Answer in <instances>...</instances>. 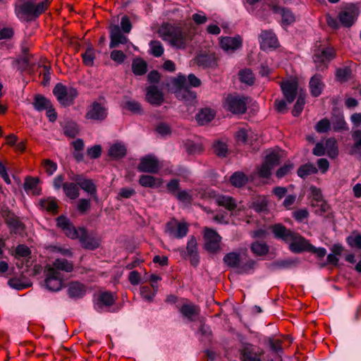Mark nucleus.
I'll list each match as a JSON object with an SVG mask.
<instances>
[{"label": "nucleus", "mask_w": 361, "mask_h": 361, "mask_svg": "<svg viewBox=\"0 0 361 361\" xmlns=\"http://www.w3.org/2000/svg\"><path fill=\"white\" fill-rule=\"evenodd\" d=\"M260 47L263 50L276 48L279 45L278 39L276 35L270 30L262 31L260 35Z\"/></svg>", "instance_id": "18"}, {"label": "nucleus", "mask_w": 361, "mask_h": 361, "mask_svg": "<svg viewBox=\"0 0 361 361\" xmlns=\"http://www.w3.org/2000/svg\"><path fill=\"white\" fill-rule=\"evenodd\" d=\"M214 116L215 114L212 109L205 108L201 109V111L196 114L195 119L198 124L203 126L212 121Z\"/></svg>", "instance_id": "34"}, {"label": "nucleus", "mask_w": 361, "mask_h": 361, "mask_svg": "<svg viewBox=\"0 0 361 361\" xmlns=\"http://www.w3.org/2000/svg\"><path fill=\"white\" fill-rule=\"evenodd\" d=\"M195 63L202 68H213L217 66V60L214 54H200L195 58Z\"/></svg>", "instance_id": "21"}, {"label": "nucleus", "mask_w": 361, "mask_h": 361, "mask_svg": "<svg viewBox=\"0 0 361 361\" xmlns=\"http://www.w3.org/2000/svg\"><path fill=\"white\" fill-rule=\"evenodd\" d=\"M176 97L179 100L185 102L187 104H192L196 102L197 94L188 87L178 90Z\"/></svg>", "instance_id": "31"}, {"label": "nucleus", "mask_w": 361, "mask_h": 361, "mask_svg": "<svg viewBox=\"0 0 361 361\" xmlns=\"http://www.w3.org/2000/svg\"><path fill=\"white\" fill-rule=\"evenodd\" d=\"M248 181L247 176L241 171H236L233 173L230 177L231 183L236 187L240 188L246 185Z\"/></svg>", "instance_id": "44"}, {"label": "nucleus", "mask_w": 361, "mask_h": 361, "mask_svg": "<svg viewBox=\"0 0 361 361\" xmlns=\"http://www.w3.org/2000/svg\"><path fill=\"white\" fill-rule=\"evenodd\" d=\"M179 312L182 316L187 318L190 322L195 321V317H197L200 312L199 306L192 303L183 304L180 308Z\"/></svg>", "instance_id": "26"}, {"label": "nucleus", "mask_w": 361, "mask_h": 361, "mask_svg": "<svg viewBox=\"0 0 361 361\" xmlns=\"http://www.w3.org/2000/svg\"><path fill=\"white\" fill-rule=\"evenodd\" d=\"M264 162L273 169L279 164L280 156L278 153L272 152L265 157Z\"/></svg>", "instance_id": "59"}, {"label": "nucleus", "mask_w": 361, "mask_h": 361, "mask_svg": "<svg viewBox=\"0 0 361 361\" xmlns=\"http://www.w3.org/2000/svg\"><path fill=\"white\" fill-rule=\"evenodd\" d=\"M239 79L241 82L247 85H252L255 83V78L252 71L249 68H245L239 71Z\"/></svg>", "instance_id": "46"}, {"label": "nucleus", "mask_w": 361, "mask_h": 361, "mask_svg": "<svg viewBox=\"0 0 361 361\" xmlns=\"http://www.w3.org/2000/svg\"><path fill=\"white\" fill-rule=\"evenodd\" d=\"M149 46L150 48L149 53L154 57H160L163 55L164 49L161 42L152 40L149 43Z\"/></svg>", "instance_id": "51"}, {"label": "nucleus", "mask_w": 361, "mask_h": 361, "mask_svg": "<svg viewBox=\"0 0 361 361\" xmlns=\"http://www.w3.org/2000/svg\"><path fill=\"white\" fill-rule=\"evenodd\" d=\"M305 104V95L302 94H300L298 96L295 104H294L293 109L292 110V114L295 117L299 116L303 109Z\"/></svg>", "instance_id": "52"}, {"label": "nucleus", "mask_w": 361, "mask_h": 361, "mask_svg": "<svg viewBox=\"0 0 361 361\" xmlns=\"http://www.w3.org/2000/svg\"><path fill=\"white\" fill-rule=\"evenodd\" d=\"M247 97L228 95L224 108L233 114H243L247 111Z\"/></svg>", "instance_id": "7"}, {"label": "nucleus", "mask_w": 361, "mask_h": 361, "mask_svg": "<svg viewBox=\"0 0 361 361\" xmlns=\"http://www.w3.org/2000/svg\"><path fill=\"white\" fill-rule=\"evenodd\" d=\"M91 208V202L90 199H79L77 204V210L82 214H86Z\"/></svg>", "instance_id": "62"}, {"label": "nucleus", "mask_w": 361, "mask_h": 361, "mask_svg": "<svg viewBox=\"0 0 361 361\" xmlns=\"http://www.w3.org/2000/svg\"><path fill=\"white\" fill-rule=\"evenodd\" d=\"M116 301L114 294L110 291H104L99 294L97 305L99 307L102 306L110 307Z\"/></svg>", "instance_id": "35"}, {"label": "nucleus", "mask_w": 361, "mask_h": 361, "mask_svg": "<svg viewBox=\"0 0 361 361\" xmlns=\"http://www.w3.org/2000/svg\"><path fill=\"white\" fill-rule=\"evenodd\" d=\"M110 58L117 64H122L126 59V55L121 50L114 49L110 53Z\"/></svg>", "instance_id": "63"}, {"label": "nucleus", "mask_w": 361, "mask_h": 361, "mask_svg": "<svg viewBox=\"0 0 361 361\" xmlns=\"http://www.w3.org/2000/svg\"><path fill=\"white\" fill-rule=\"evenodd\" d=\"M127 148L126 145L121 142H116L111 145L108 151V155L114 160L121 159L126 157Z\"/></svg>", "instance_id": "27"}, {"label": "nucleus", "mask_w": 361, "mask_h": 361, "mask_svg": "<svg viewBox=\"0 0 361 361\" xmlns=\"http://www.w3.org/2000/svg\"><path fill=\"white\" fill-rule=\"evenodd\" d=\"M310 195L312 200L310 204L312 207H316L318 203H320V209H317L314 211V214L319 216H322L330 209V205L326 200H324V197L322 190L314 185L310 187Z\"/></svg>", "instance_id": "8"}, {"label": "nucleus", "mask_w": 361, "mask_h": 361, "mask_svg": "<svg viewBox=\"0 0 361 361\" xmlns=\"http://www.w3.org/2000/svg\"><path fill=\"white\" fill-rule=\"evenodd\" d=\"M314 128L319 133H327L331 128V123L328 118H322L317 123Z\"/></svg>", "instance_id": "60"}, {"label": "nucleus", "mask_w": 361, "mask_h": 361, "mask_svg": "<svg viewBox=\"0 0 361 361\" xmlns=\"http://www.w3.org/2000/svg\"><path fill=\"white\" fill-rule=\"evenodd\" d=\"M188 233V225L186 222H179L175 232V238L180 239L187 235Z\"/></svg>", "instance_id": "58"}, {"label": "nucleus", "mask_w": 361, "mask_h": 361, "mask_svg": "<svg viewBox=\"0 0 361 361\" xmlns=\"http://www.w3.org/2000/svg\"><path fill=\"white\" fill-rule=\"evenodd\" d=\"M346 242L350 247L361 249V234L347 237Z\"/></svg>", "instance_id": "64"}, {"label": "nucleus", "mask_w": 361, "mask_h": 361, "mask_svg": "<svg viewBox=\"0 0 361 361\" xmlns=\"http://www.w3.org/2000/svg\"><path fill=\"white\" fill-rule=\"evenodd\" d=\"M56 226L61 228L65 235L72 239H78L83 248L94 250L99 247L100 240L92 234H89L85 227L76 228L71 221L64 215H60L56 219Z\"/></svg>", "instance_id": "1"}, {"label": "nucleus", "mask_w": 361, "mask_h": 361, "mask_svg": "<svg viewBox=\"0 0 361 361\" xmlns=\"http://www.w3.org/2000/svg\"><path fill=\"white\" fill-rule=\"evenodd\" d=\"M45 276L44 285L49 290L57 292L61 289L63 277L60 271L54 268H47Z\"/></svg>", "instance_id": "9"}, {"label": "nucleus", "mask_w": 361, "mask_h": 361, "mask_svg": "<svg viewBox=\"0 0 361 361\" xmlns=\"http://www.w3.org/2000/svg\"><path fill=\"white\" fill-rule=\"evenodd\" d=\"M183 145L186 152L190 154H196L202 150V145L192 140H187L184 142Z\"/></svg>", "instance_id": "53"}, {"label": "nucleus", "mask_w": 361, "mask_h": 361, "mask_svg": "<svg viewBox=\"0 0 361 361\" xmlns=\"http://www.w3.org/2000/svg\"><path fill=\"white\" fill-rule=\"evenodd\" d=\"M123 107L133 114H142L143 113L141 104L135 100L126 101Z\"/></svg>", "instance_id": "54"}, {"label": "nucleus", "mask_w": 361, "mask_h": 361, "mask_svg": "<svg viewBox=\"0 0 361 361\" xmlns=\"http://www.w3.org/2000/svg\"><path fill=\"white\" fill-rule=\"evenodd\" d=\"M67 293L71 298H82L86 293V288L78 281H72L68 285Z\"/></svg>", "instance_id": "25"}, {"label": "nucleus", "mask_w": 361, "mask_h": 361, "mask_svg": "<svg viewBox=\"0 0 361 361\" xmlns=\"http://www.w3.org/2000/svg\"><path fill=\"white\" fill-rule=\"evenodd\" d=\"M132 71L135 75H143L147 73V64L142 59H135L132 63Z\"/></svg>", "instance_id": "43"}, {"label": "nucleus", "mask_w": 361, "mask_h": 361, "mask_svg": "<svg viewBox=\"0 0 361 361\" xmlns=\"http://www.w3.org/2000/svg\"><path fill=\"white\" fill-rule=\"evenodd\" d=\"M271 10L274 13L281 15V26L283 27H286L295 23V16L290 8L274 5Z\"/></svg>", "instance_id": "16"}, {"label": "nucleus", "mask_w": 361, "mask_h": 361, "mask_svg": "<svg viewBox=\"0 0 361 361\" xmlns=\"http://www.w3.org/2000/svg\"><path fill=\"white\" fill-rule=\"evenodd\" d=\"M330 250L331 252L327 255L326 263L323 264L322 265V267L326 264L337 267L339 261L338 256H341L342 255L345 250V247L340 243H336L330 247Z\"/></svg>", "instance_id": "23"}, {"label": "nucleus", "mask_w": 361, "mask_h": 361, "mask_svg": "<svg viewBox=\"0 0 361 361\" xmlns=\"http://www.w3.org/2000/svg\"><path fill=\"white\" fill-rule=\"evenodd\" d=\"M335 56V50L327 47L316 52L313 56V61L316 64H326L334 59Z\"/></svg>", "instance_id": "22"}, {"label": "nucleus", "mask_w": 361, "mask_h": 361, "mask_svg": "<svg viewBox=\"0 0 361 361\" xmlns=\"http://www.w3.org/2000/svg\"><path fill=\"white\" fill-rule=\"evenodd\" d=\"M63 191L66 196L71 200H75L80 195V189L76 182H65Z\"/></svg>", "instance_id": "33"}, {"label": "nucleus", "mask_w": 361, "mask_h": 361, "mask_svg": "<svg viewBox=\"0 0 361 361\" xmlns=\"http://www.w3.org/2000/svg\"><path fill=\"white\" fill-rule=\"evenodd\" d=\"M251 252L256 256L262 257L269 253V246L266 243L255 241L250 245Z\"/></svg>", "instance_id": "37"}, {"label": "nucleus", "mask_w": 361, "mask_h": 361, "mask_svg": "<svg viewBox=\"0 0 361 361\" xmlns=\"http://www.w3.org/2000/svg\"><path fill=\"white\" fill-rule=\"evenodd\" d=\"M271 231L276 239L282 240L287 243L292 241L289 245V249L294 253L309 252L311 243L298 233L288 229L281 224H276L271 226Z\"/></svg>", "instance_id": "3"}, {"label": "nucleus", "mask_w": 361, "mask_h": 361, "mask_svg": "<svg viewBox=\"0 0 361 361\" xmlns=\"http://www.w3.org/2000/svg\"><path fill=\"white\" fill-rule=\"evenodd\" d=\"M157 34L163 41L176 49H185L193 38V34L190 30L167 22L161 24L157 30Z\"/></svg>", "instance_id": "2"}, {"label": "nucleus", "mask_w": 361, "mask_h": 361, "mask_svg": "<svg viewBox=\"0 0 361 361\" xmlns=\"http://www.w3.org/2000/svg\"><path fill=\"white\" fill-rule=\"evenodd\" d=\"M50 1L44 0L37 4H33L30 1H25L22 4L16 7L15 13L18 17H20L21 15L36 19L47 10Z\"/></svg>", "instance_id": "4"}, {"label": "nucleus", "mask_w": 361, "mask_h": 361, "mask_svg": "<svg viewBox=\"0 0 361 361\" xmlns=\"http://www.w3.org/2000/svg\"><path fill=\"white\" fill-rule=\"evenodd\" d=\"M324 87L325 84L323 82V77L321 74L316 73L311 77L309 82V89L310 92L313 97H319Z\"/></svg>", "instance_id": "17"}, {"label": "nucleus", "mask_w": 361, "mask_h": 361, "mask_svg": "<svg viewBox=\"0 0 361 361\" xmlns=\"http://www.w3.org/2000/svg\"><path fill=\"white\" fill-rule=\"evenodd\" d=\"M31 255V250L25 244H20L16 246L14 257L17 259L20 257H28Z\"/></svg>", "instance_id": "56"}, {"label": "nucleus", "mask_w": 361, "mask_h": 361, "mask_svg": "<svg viewBox=\"0 0 361 361\" xmlns=\"http://www.w3.org/2000/svg\"><path fill=\"white\" fill-rule=\"evenodd\" d=\"M318 169L312 163H307L301 165L297 171L298 176L301 178H306L307 176L316 174Z\"/></svg>", "instance_id": "36"}, {"label": "nucleus", "mask_w": 361, "mask_h": 361, "mask_svg": "<svg viewBox=\"0 0 361 361\" xmlns=\"http://www.w3.org/2000/svg\"><path fill=\"white\" fill-rule=\"evenodd\" d=\"M250 207L256 212L260 213L268 210V199L264 195L253 197Z\"/></svg>", "instance_id": "32"}, {"label": "nucleus", "mask_w": 361, "mask_h": 361, "mask_svg": "<svg viewBox=\"0 0 361 361\" xmlns=\"http://www.w3.org/2000/svg\"><path fill=\"white\" fill-rule=\"evenodd\" d=\"M30 55H25L17 58L13 63L18 64V68L21 72L26 71L30 65Z\"/></svg>", "instance_id": "61"}, {"label": "nucleus", "mask_w": 361, "mask_h": 361, "mask_svg": "<svg viewBox=\"0 0 361 361\" xmlns=\"http://www.w3.org/2000/svg\"><path fill=\"white\" fill-rule=\"evenodd\" d=\"M354 144L350 149V154H354L361 150V130H353L351 133Z\"/></svg>", "instance_id": "50"}, {"label": "nucleus", "mask_w": 361, "mask_h": 361, "mask_svg": "<svg viewBox=\"0 0 361 361\" xmlns=\"http://www.w3.org/2000/svg\"><path fill=\"white\" fill-rule=\"evenodd\" d=\"M67 87L62 83H57L53 89V94L56 97L59 102L65 106V102L67 101Z\"/></svg>", "instance_id": "42"}, {"label": "nucleus", "mask_w": 361, "mask_h": 361, "mask_svg": "<svg viewBox=\"0 0 361 361\" xmlns=\"http://www.w3.org/2000/svg\"><path fill=\"white\" fill-rule=\"evenodd\" d=\"M216 204L224 207L230 212L234 211L237 207V201L235 198L229 195H219L215 197Z\"/></svg>", "instance_id": "28"}, {"label": "nucleus", "mask_w": 361, "mask_h": 361, "mask_svg": "<svg viewBox=\"0 0 361 361\" xmlns=\"http://www.w3.org/2000/svg\"><path fill=\"white\" fill-rule=\"evenodd\" d=\"M110 43L109 48L118 47L120 44H126L130 42L128 37L124 35L118 25H111L109 27Z\"/></svg>", "instance_id": "12"}, {"label": "nucleus", "mask_w": 361, "mask_h": 361, "mask_svg": "<svg viewBox=\"0 0 361 361\" xmlns=\"http://www.w3.org/2000/svg\"><path fill=\"white\" fill-rule=\"evenodd\" d=\"M145 97L147 102L154 106H161L164 101V93L155 85L147 87Z\"/></svg>", "instance_id": "15"}, {"label": "nucleus", "mask_w": 361, "mask_h": 361, "mask_svg": "<svg viewBox=\"0 0 361 361\" xmlns=\"http://www.w3.org/2000/svg\"><path fill=\"white\" fill-rule=\"evenodd\" d=\"M223 261L228 267L238 269L240 264V254L236 252H228L224 255Z\"/></svg>", "instance_id": "39"}, {"label": "nucleus", "mask_w": 361, "mask_h": 361, "mask_svg": "<svg viewBox=\"0 0 361 361\" xmlns=\"http://www.w3.org/2000/svg\"><path fill=\"white\" fill-rule=\"evenodd\" d=\"M352 75V70L348 66L338 68L336 70V80L344 82L348 81Z\"/></svg>", "instance_id": "48"}, {"label": "nucleus", "mask_w": 361, "mask_h": 361, "mask_svg": "<svg viewBox=\"0 0 361 361\" xmlns=\"http://www.w3.org/2000/svg\"><path fill=\"white\" fill-rule=\"evenodd\" d=\"M32 105L36 111H42L48 109V107L51 105V102L44 96L42 94H36L34 97Z\"/></svg>", "instance_id": "38"}, {"label": "nucleus", "mask_w": 361, "mask_h": 361, "mask_svg": "<svg viewBox=\"0 0 361 361\" xmlns=\"http://www.w3.org/2000/svg\"><path fill=\"white\" fill-rule=\"evenodd\" d=\"M187 255L190 257V264L193 267H197L200 263V256L197 252V243L196 238L191 235L187 243Z\"/></svg>", "instance_id": "20"}, {"label": "nucleus", "mask_w": 361, "mask_h": 361, "mask_svg": "<svg viewBox=\"0 0 361 361\" xmlns=\"http://www.w3.org/2000/svg\"><path fill=\"white\" fill-rule=\"evenodd\" d=\"M213 149L216 155L220 157H225L228 152L227 145L221 141L214 142Z\"/></svg>", "instance_id": "57"}, {"label": "nucleus", "mask_w": 361, "mask_h": 361, "mask_svg": "<svg viewBox=\"0 0 361 361\" xmlns=\"http://www.w3.org/2000/svg\"><path fill=\"white\" fill-rule=\"evenodd\" d=\"M71 180L76 182L79 189L87 192L95 202L99 201L97 187L93 180L85 178L82 174H74Z\"/></svg>", "instance_id": "6"}, {"label": "nucleus", "mask_w": 361, "mask_h": 361, "mask_svg": "<svg viewBox=\"0 0 361 361\" xmlns=\"http://www.w3.org/2000/svg\"><path fill=\"white\" fill-rule=\"evenodd\" d=\"M48 268H51L49 267ZM58 271H63L66 272H71L73 270V264L68 262L66 259L58 258L53 262V267Z\"/></svg>", "instance_id": "41"}, {"label": "nucleus", "mask_w": 361, "mask_h": 361, "mask_svg": "<svg viewBox=\"0 0 361 361\" xmlns=\"http://www.w3.org/2000/svg\"><path fill=\"white\" fill-rule=\"evenodd\" d=\"M108 115V109L98 102H93L91 105L87 106L85 118L87 120L95 121H102L105 120Z\"/></svg>", "instance_id": "10"}, {"label": "nucleus", "mask_w": 361, "mask_h": 361, "mask_svg": "<svg viewBox=\"0 0 361 361\" xmlns=\"http://www.w3.org/2000/svg\"><path fill=\"white\" fill-rule=\"evenodd\" d=\"M205 249L212 253H216L220 249L221 236L213 229L206 228L204 231Z\"/></svg>", "instance_id": "11"}, {"label": "nucleus", "mask_w": 361, "mask_h": 361, "mask_svg": "<svg viewBox=\"0 0 361 361\" xmlns=\"http://www.w3.org/2000/svg\"><path fill=\"white\" fill-rule=\"evenodd\" d=\"M39 205L42 209H46L47 212L52 213H57L58 204L56 200L52 197L47 199H42L39 200Z\"/></svg>", "instance_id": "49"}, {"label": "nucleus", "mask_w": 361, "mask_h": 361, "mask_svg": "<svg viewBox=\"0 0 361 361\" xmlns=\"http://www.w3.org/2000/svg\"><path fill=\"white\" fill-rule=\"evenodd\" d=\"M281 88L287 102L292 103L296 98L298 83L296 80H284L281 82Z\"/></svg>", "instance_id": "14"}, {"label": "nucleus", "mask_w": 361, "mask_h": 361, "mask_svg": "<svg viewBox=\"0 0 361 361\" xmlns=\"http://www.w3.org/2000/svg\"><path fill=\"white\" fill-rule=\"evenodd\" d=\"M138 182L145 188H158L162 185L163 180L151 175H141Z\"/></svg>", "instance_id": "29"}, {"label": "nucleus", "mask_w": 361, "mask_h": 361, "mask_svg": "<svg viewBox=\"0 0 361 361\" xmlns=\"http://www.w3.org/2000/svg\"><path fill=\"white\" fill-rule=\"evenodd\" d=\"M83 63L87 66H92L95 54L94 49L92 47H88L85 53L82 54Z\"/></svg>", "instance_id": "55"}, {"label": "nucleus", "mask_w": 361, "mask_h": 361, "mask_svg": "<svg viewBox=\"0 0 361 361\" xmlns=\"http://www.w3.org/2000/svg\"><path fill=\"white\" fill-rule=\"evenodd\" d=\"M159 169L158 160L151 154L142 157L137 166L140 172L157 173Z\"/></svg>", "instance_id": "13"}, {"label": "nucleus", "mask_w": 361, "mask_h": 361, "mask_svg": "<svg viewBox=\"0 0 361 361\" xmlns=\"http://www.w3.org/2000/svg\"><path fill=\"white\" fill-rule=\"evenodd\" d=\"M257 265V262L252 259H249L245 263L240 264L237 273L238 274H250L253 273Z\"/></svg>", "instance_id": "45"}, {"label": "nucleus", "mask_w": 361, "mask_h": 361, "mask_svg": "<svg viewBox=\"0 0 361 361\" xmlns=\"http://www.w3.org/2000/svg\"><path fill=\"white\" fill-rule=\"evenodd\" d=\"M359 14L360 8L357 4L350 3L341 9L337 18L343 27L349 28L354 25Z\"/></svg>", "instance_id": "5"}, {"label": "nucleus", "mask_w": 361, "mask_h": 361, "mask_svg": "<svg viewBox=\"0 0 361 361\" xmlns=\"http://www.w3.org/2000/svg\"><path fill=\"white\" fill-rule=\"evenodd\" d=\"M243 39L240 36L224 37L221 39L220 46L226 51H234L242 47Z\"/></svg>", "instance_id": "19"}, {"label": "nucleus", "mask_w": 361, "mask_h": 361, "mask_svg": "<svg viewBox=\"0 0 361 361\" xmlns=\"http://www.w3.org/2000/svg\"><path fill=\"white\" fill-rule=\"evenodd\" d=\"M300 261L298 258L278 259L273 262L270 267L272 270L290 269L298 267Z\"/></svg>", "instance_id": "24"}, {"label": "nucleus", "mask_w": 361, "mask_h": 361, "mask_svg": "<svg viewBox=\"0 0 361 361\" xmlns=\"http://www.w3.org/2000/svg\"><path fill=\"white\" fill-rule=\"evenodd\" d=\"M6 224L8 226L11 234H17L24 229V224L16 214L8 219Z\"/></svg>", "instance_id": "40"}, {"label": "nucleus", "mask_w": 361, "mask_h": 361, "mask_svg": "<svg viewBox=\"0 0 361 361\" xmlns=\"http://www.w3.org/2000/svg\"><path fill=\"white\" fill-rule=\"evenodd\" d=\"M331 123L335 132L348 130V125L344 119V116L343 113L338 111L336 112L334 111L331 116Z\"/></svg>", "instance_id": "30"}, {"label": "nucleus", "mask_w": 361, "mask_h": 361, "mask_svg": "<svg viewBox=\"0 0 361 361\" xmlns=\"http://www.w3.org/2000/svg\"><path fill=\"white\" fill-rule=\"evenodd\" d=\"M63 134L70 138H74L79 133L78 125L73 121L67 122L63 127Z\"/></svg>", "instance_id": "47"}]
</instances>
